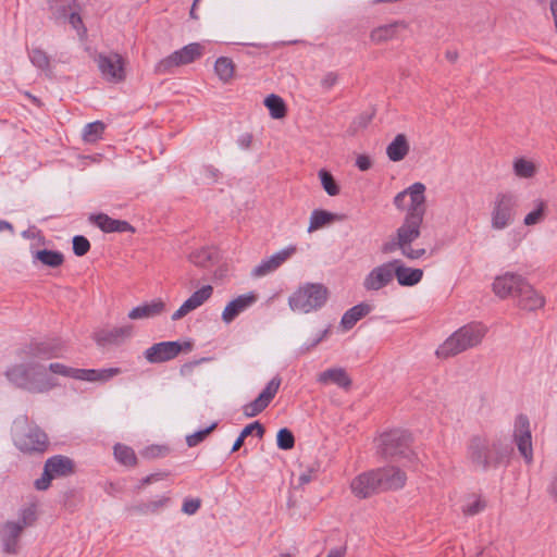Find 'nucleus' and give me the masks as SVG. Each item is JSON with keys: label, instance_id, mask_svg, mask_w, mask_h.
<instances>
[{"label": "nucleus", "instance_id": "nucleus-44", "mask_svg": "<svg viewBox=\"0 0 557 557\" xmlns=\"http://www.w3.org/2000/svg\"><path fill=\"white\" fill-rule=\"evenodd\" d=\"M276 446L282 450H290L295 446V436L287 428H282L276 434Z\"/></svg>", "mask_w": 557, "mask_h": 557}, {"label": "nucleus", "instance_id": "nucleus-49", "mask_svg": "<svg viewBox=\"0 0 557 557\" xmlns=\"http://www.w3.org/2000/svg\"><path fill=\"white\" fill-rule=\"evenodd\" d=\"M170 449L162 445H150L140 451V455L146 459H154L164 457L169 454Z\"/></svg>", "mask_w": 557, "mask_h": 557}, {"label": "nucleus", "instance_id": "nucleus-41", "mask_svg": "<svg viewBox=\"0 0 557 557\" xmlns=\"http://www.w3.org/2000/svg\"><path fill=\"white\" fill-rule=\"evenodd\" d=\"M28 58L35 67L41 71L50 70V58L42 49L34 48L29 50Z\"/></svg>", "mask_w": 557, "mask_h": 557}, {"label": "nucleus", "instance_id": "nucleus-28", "mask_svg": "<svg viewBox=\"0 0 557 557\" xmlns=\"http://www.w3.org/2000/svg\"><path fill=\"white\" fill-rule=\"evenodd\" d=\"M373 310V306L368 302H360L348 309L341 319V325L344 330H351L358 321L368 315Z\"/></svg>", "mask_w": 557, "mask_h": 557}, {"label": "nucleus", "instance_id": "nucleus-11", "mask_svg": "<svg viewBox=\"0 0 557 557\" xmlns=\"http://www.w3.org/2000/svg\"><path fill=\"white\" fill-rule=\"evenodd\" d=\"M203 46L193 42L184 46L182 49L174 51L169 57L162 59L156 66L159 74L169 73L173 67L185 65L194 62L202 55Z\"/></svg>", "mask_w": 557, "mask_h": 557}, {"label": "nucleus", "instance_id": "nucleus-17", "mask_svg": "<svg viewBox=\"0 0 557 557\" xmlns=\"http://www.w3.org/2000/svg\"><path fill=\"white\" fill-rule=\"evenodd\" d=\"M398 259L385 262L373 268L363 280V287L368 292L379 290L387 286L394 278L393 265Z\"/></svg>", "mask_w": 557, "mask_h": 557}, {"label": "nucleus", "instance_id": "nucleus-60", "mask_svg": "<svg viewBox=\"0 0 557 557\" xmlns=\"http://www.w3.org/2000/svg\"><path fill=\"white\" fill-rule=\"evenodd\" d=\"M203 361H207V358H201L199 360H195V361H190V362H186L184 363L181 369H180V373L185 376V375H188L193 372L194 368L198 364H200L201 362Z\"/></svg>", "mask_w": 557, "mask_h": 557}, {"label": "nucleus", "instance_id": "nucleus-58", "mask_svg": "<svg viewBox=\"0 0 557 557\" xmlns=\"http://www.w3.org/2000/svg\"><path fill=\"white\" fill-rule=\"evenodd\" d=\"M356 165L360 171H368L372 166V161L367 154H359L356 159Z\"/></svg>", "mask_w": 557, "mask_h": 557}, {"label": "nucleus", "instance_id": "nucleus-13", "mask_svg": "<svg viewBox=\"0 0 557 557\" xmlns=\"http://www.w3.org/2000/svg\"><path fill=\"white\" fill-rule=\"evenodd\" d=\"M95 61L102 77L109 83H121L125 79L124 59L116 52L99 53Z\"/></svg>", "mask_w": 557, "mask_h": 557}, {"label": "nucleus", "instance_id": "nucleus-9", "mask_svg": "<svg viewBox=\"0 0 557 557\" xmlns=\"http://www.w3.org/2000/svg\"><path fill=\"white\" fill-rule=\"evenodd\" d=\"M74 461L63 455H54L48 458L44 466V472L34 483L38 491H46L51 485V481L57 476H67L74 473Z\"/></svg>", "mask_w": 557, "mask_h": 557}, {"label": "nucleus", "instance_id": "nucleus-61", "mask_svg": "<svg viewBox=\"0 0 557 557\" xmlns=\"http://www.w3.org/2000/svg\"><path fill=\"white\" fill-rule=\"evenodd\" d=\"M546 491L552 499L557 504V470L553 474Z\"/></svg>", "mask_w": 557, "mask_h": 557}, {"label": "nucleus", "instance_id": "nucleus-37", "mask_svg": "<svg viewBox=\"0 0 557 557\" xmlns=\"http://www.w3.org/2000/svg\"><path fill=\"white\" fill-rule=\"evenodd\" d=\"M264 106L268 108L272 119L278 120L286 115V104L284 100L275 94H271L265 97Z\"/></svg>", "mask_w": 557, "mask_h": 557}, {"label": "nucleus", "instance_id": "nucleus-26", "mask_svg": "<svg viewBox=\"0 0 557 557\" xmlns=\"http://www.w3.org/2000/svg\"><path fill=\"white\" fill-rule=\"evenodd\" d=\"M407 27L404 21H395L389 24L381 25L375 27L370 33V39L374 44H383L397 37L399 29Z\"/></svg>", "mask_w": 557, "mask_h": 557}, {"label": "nucleus", "instance_id": "nucleus-14", "mask_svg": "<svg viewBox=\"0 0 557 557\" xmlns=\"http://www.w3.org/2000/svg\"><path fill=\"white\" fill-rule=\"evenodd\" d=\"M517 197L511 193L498 194L492 212V227L504 230L512 222Z\"/></svg>", "mask_w": 557, "mask_h": 557}, {"label": "nucleus", "instance_id": "nucleus-47", "mask_svg": "<svg viewBox=\"0 0 557 557\" xmlns=\"http://www.w3.org/2000/svg\"><path fill=\"white\" fill-rule=\"evenodd\" d=\"M545 210L546 203L544 201H539L536 208L525 215L523 221L524 224L531 226L541 222L544 219Z\"/></svg>", "mask_w": 557, "mask_h": 557}, {"label": "nucleus", "instance_id": "nucleus-7", "mask_svg": "<svg viewBox=\"0 0 557 557\" xmlns=\"http://www.w3.org/2000/svg\"><path fill=\"white\" fill-rule=\"evenodd\" d=\"M329 297V289L321 283H306L288 298L293 311L309 313L321 309Z\"/></svg>", "mask_w": 557, "mask_h": 557}, {"label": "nucleus", "instance_id": "nucleus-4", "mask_svg": "<svg viewBox=\"0 0 557 557\" xmlns=\"http://www.w3.org/2000/svg\"><path fill=\"white\" fill-rule=\"evenodd\" d=\"M4 375L15 387L33 394L48 393L58 385L55 379L49 376L38 363L13 364L7 369Z\"/></svg>", "mask_w": 557, "mask_h": 557}, {"label": "nucleus", "instance_id": "nucleus-48", "mask_svg": "<svg viewBox=\"0 0 557 557\" xmlns=\"http://www.w3.org/2000/svg\"><path fill=\"white\" fill-rule=\"evenodd\" d=\"M73 252L77 257L85 256L90 250V243L84 235H75L72 239Z\"/></svg>", "mask_w": 557, "mask_h": 557}, {"label": "nucleus", "instance_id": "nucleus-25", "mask_svg": "<svg viewBox=\"0 0 557 557\" xmlns=\"http://www.w3.org/2000/svg\"><path fill=\"white\" fill-rule=\"evenodd\" d=\"M394 277L400 286L411 287L421 282L423 277V271L421 269H413L405 267L398 259V262L393 265Z\"/></svg>", "mask_w": 557, "mask_h": 557}, {"label": "nucleus", "instance_id": "nucleus-10", "mask_svg": "<svg viewBox=\"0 0 557 557\" xmlns=\"http://www.w3.org/2000/svg\"><path fill=\"white\" fill-rule=\"evenodd\" d=\"M191 341H166L159 342L144 351V357L149 363H163L175 359L183 351L193 349Z\"/></svg>", "mask_w": 557, "mask_h": 557}, {"label": "nucleus", "instance_id": "nucleus-64", "mask_svg": "<svg viewBox=\"0 0 557 557\" xmlns=\"http://www.w3.org/2000/svg\"><path fill=\"white\" fill-rule=\"evenodd\" d=\"M69 23L75 28V29H78L79 26H83V21H82V17L78 13L76 12H71L69 14Z\"/></svg>", "mask_w": 557, "mask_h": 557}, {"label": "nucleus", "instance_id": "nucleus-21", "mask_svg": "<svg viewBox=\"0 0 557 557\" xmlns=\"http://www.w3.org/2000/svg\"><path fill=\"white\" fill-rule=\"evenodd\" d=\"M23 531L21 525L14 521H7L0 527V540L3 553L9 555L18 553V540Z\"/></svg>", "mask_w": 557, "mask_h": 557}, {"label": "nucleus", "instance_id": "nucleus-23", "mask_svg": "<svg viewBox=\"0 0 557 557\" xmlns=\"http://www.w3.org/2000/svg\"><path fill=\"white\" fill-rule=\"evenodd\" d=\"M89 221L104 233H134L135 228L127 221L116 220L106 213L91 214Z\"/></svg>", "mask_w": 557, "mask_h": 557}, {"label": "nucleus", "instance_id": "nucleus-19", "mask_svg": "<svg viewBox=\"0 0 557 557\" xmlns=\"http://www.w3.org/2000/svg\"><path fill=\"white\" fill-rule=\"evenodd\" d=\"M258 300V295L255 292L239 295L232 299L224 308L221 319L225 324L232 323L240 313L246 311Z\"/></svg>", "mask_w": 557, "mask_h": 557}, {"label": "nucleus", "instance_id": "nucleus-40", "mask_svg": "<svg viewBox=\"0 0 557 557\" xmlns=\"http://www.w3.org/2000/svg\"><path fill=\"white\" fill-rule=\"evenodd\" d=\"M106 125L101 121H95L85 125L83 131V139L86 143H95L101 138Z\"/></svg>", "mask_w": 557, "mask_h": 557}, {"label": "nucleus", "instance_id": "nucleus-8", "mask_svg": "<svg viewBox=\"0 0 557 557\" xmlns=\"http://www.w3.org/2000/svg\"><path fill=\"white\" fill-rule=\"evenodd\" d=\"M411 434L406 430H392L380 437L379 454L387 459H407L411 462L414 453L411 450Z\"/></svg>", "mask_w": 557, "mask_h": 557}, {"label": "nucleus", "instance_id": "nucleus-54", "mask_svg": "<svg viewBox=\"0 0 557 557\" xmlns=\"http://www.w3.org/2000/svg\"><path fill=\"white\" fill-rule=\"evenodd\" d=\"M338 81V76L334 72H329L324 75L321 81V87L325 90H330L332 87L336 85Z\"/></svg>", "mask_w": 557, "mask_h": 557}, {"label": "nucleus", "instance_id": "nucleus-32", "mask_svg": "<svg viewBox=\"0 0 557 557\" xmlns=\"http://www.w3.org/2000/svg\"><path fill=\"white\" fill-rule=\"evenodd\" d=\"M409 143L405 134H397L386 147V154L393 162H399L406 158L409 152Z\"/></svg>", "mask_w": 557, "mask_h": 557}, {"label": "nucleus", "instance_id": "nucleus-56", "mask_svg": "<svg viewBox=\"0 0 557 557\" xmlns=\"http://www.w3.org/2000/svg\"><path fill=\"white\" fill-rule=\"evenodd\" d=\"M164 476H166V473H163V472L151 473V474L143 478L137 487L141 488V487L149 485L156 481L162 480Z\"/></svg>", "mask_w": 557, "mask_h": 557}, {"label": "nucleus", "instance_id": "nucleus-5", "mask_svg": "<svg viewBox=\"0 0 557 557\" xmlns=\"http://www.w3.org/2000/svg\"><path fill=\"white\" fill-rule=\"evenodd\" d=\"M486 334V327L472 322L454 332L437 349L436 356L448 358L479 345Z\"/></svg>", "mask_w": 557, "mask_h": 557}, {"label": "nucleus", "instance_id": "nucleus-55", "mask_svg": "<svg viewBox=\"0 0 557 557\" xmlns=\"http://www.w3.org/2000/svg\"><path fill=\"white\" fill-rule=\"evenodd\" d=\"M485 508V503L481 499H476L470 505L467 506V508L463 509L465 513L468 516H474L481 512Z\"/></svg>", "mask_w": 557, "mask_h": 557}, {"label": "nucleus", "instance_id": "nucleus-46", "mask_svg": "<svg viewBox=\"0 0 557 557\" xmlns=\"http://www.w3.org/2000/svg\"><path fill=\"white\" fill-rule=\"evenodd\" d=\"M36 519V508L34 505H32L21 509L18 520L14 522L20 524L21 528L24 530L25 528L33 525Z\"/></svg>", "mask_w": 557, "mask_h": 557}, {"label": "nucleus", "instance_id": "nucleus-30", "mask_svg": "<svg viewBox=\"0 0 557 557\" xmlns=\"http://www.w3.org/2000/svg\"><path fill=\"white\" fill-rule=\"evenodd\" d=\"M60 351L61 345L55 341L36 342L29 346V356L38 359L55 358Z\"/></svg>", "mask_w": 557, "mask_h": 557}, {"label": "nucleus", "instance_id": "nucleus-63", "mask_svg": "<svg viewBox=\"0 0 557 557\" xmlns=\"http://www.w3.org/2000/svg\"><path fill=\"white\" fill-rule=\"evenodd\" d=\"M103 490L108 495L114 497L122 491L121 486L112 482L107 483Z\"/></svg>", "mask_w": 557, "mask_h": 557}, {"label": "nucleus", "instance_id": "nucleus-27", "mask_svg": "<svg viewBox=\"0 0 557 557\" xmlns=\"http://www.w3.org/2000/svg\"><path fill=\"white\" fill-rule=\"evenodd\" d=\"M122 373L120 368L107 369H78L76 380L88 382H108Z\"/></svg>", "mask_w": 557, "mask_h": 557}, {"label": "nucleus", "instance_id": "nucleus-50", "mask_svg": "<svg viewBox=\"0 0 557 557\" xmlns=\"http://www.w3.org/2000/svg\"><path fill=\"white\" fill-rule=\"evenodd\" d=\"M48 369L52 373H54V374L62 375V376H65V377H72V379H75V380H76V375H77V372H78V369L67 367V366H65L63 363H60V362H52V363H50Z\"/></svg>", "mask_w": 557, "mask_h": 557}, {"label": "nucleus", "instance_id": "nucleus-20", "mask_svg": "<svg viewBox=\"0 0 557 557\" xmlns=\"http://www.w3.org/2000/svg\"><path fill=\"white\" fill-rule=\"evenodd\" d=\"M212 293L213 287L211 285H205L197 289L181 305V307L172 314L171 319L173 321L183 319L189 312L203 305L211 297Z\"/></svg>", "mask_w": 557, "mask_h": 557}, {"label": "nucleus", "instance_id": "nucleus-59", "mask_svg": "<svg viewBox=\"0 0 557 557\" xmlns=\"http://www.w3.org/2000/svg\"><path fill=\"white\" fill-rule=\"evenodd\" d=\"M170 502V498L169 497H161L160 499L158 500H151V502H148V506H149V509H150V513H156L158 512L162 507H164L168 503Z\"/></svg>", "mask_w": 557, "mask_h": 557}, {"label": "nucleus", "instance_id": "nucleus-18", "mask_svg": "<svg viewBox=\"0 0 557 557\" xmlns=\"http://www.w3.org/2000/svg\"><path fill=\"white\" fill-rule=\"evenodd\" d=\"M425 186L424 184L417 182L410 185L408 188L404 189L403 191L398 193L394 197V206L398 210H405V200L409 196L410 197V205L408 208H416L417 212L419 211H425Z\"/></svg>", "mask_w": 557, "mask_h": 557}, {"label": "nucleus", "instance_id": "nucleus-22", "mask_svg": "<svg viewBox=\"0 0 557 557\" xmlns=\"http://www.w3.org/2000/svg\"><path fill=\"white\" fill-rule=\"evenodd\" d=\"M133 333L132 325L117 326L112 329H102L95 333V341L99 346L119 345Z\"/></svg>", "mask_w": 557, "mask_h": 557}, {"label": "nucleus", "instance_id": "nucleus-6", "mask_svg": "<svg viewBox=\"0 0 557 557\" xmlns=\"http://www.w3.org/2000/svg\"><path fill=\"white\" fill-rule=\"evenodd\" d=\"M13 441L15 446L25 454H42L48 449V435L37 425H28L26 416L14 421Z\"/></svg>", "mask_w": 557, "mask_h": 557}, {"label": "nucleus", "instance_id": "nucleus-39", "mask_svg": "<svg viewBox=\"0 0 557 557\" xmlns=\"http://www.w3.org/2000/svg\"><path fill=\"white\" fill-rule=\"evenodd\" d=\"M214 71L222 82L227 83L234 76L235 64L232 59L220 57L214 63Z\"/></svg>", "mask_w": 557, "mask_h": 557}, {"label": "nucleus", "instance_id": "nucleus-62", "mask_svg": "<svg viewBox=\"0 0 557 557\" xmlns=\"http://www.w3.org/2000/svg\"><path fill=\"white\" fill-rule=\"evenodd\" d=\"M206 177L211 182L215 183L220 178V171L213 165L203 166Z\"/></svg>", "mask_w": 557, "mask_h": 557}, {"label": "nucleus", "instance_id": "nucleus-57", "mask_svg": "<svg viewBox=\"0 0 557 557\" xmlns=\"http://www.w3.org/2000/svg\"><path fill=\"white\" fill-rule=\"evenodd\" d=\"M127 511L136 515H148L150 509L147 503H139L127 507Z\"/></svg>", "mask_w": 557, "mask_h": 557}, {"label": "nucleus", "instance_id": "nucleus-16", "mask_svg": "<svg viewBox=\"0 0 557 557\" xmlns=\"http://www.w3.org/2000/svg\"><path fill=\"white\" fill-rule=\"evenodd\" d=\"M281 382L282 380L278 375L271 379L255 400L243 406L244 416L253 418L261 413L275 397Z\"/></svg>", "mask_w": 557, "mask_h": 557}, {"label": "nucleus", "instance_id": "nucleus-35", "mask_svg": "<svg viewBox=\"0 0 557 557\" xmlns=\"http://www.w3.org/2000/svg\"><path fill=\"white\" fill-rule=\"evenodd\" d=\"M398 243H400V242L396 235L395 238L383 244L382 252L389 253V252H394L395 250L399 249L401 251V255L410 260L420 259L426 252V250L424 248L406 249V246H404L403 244H398Z\"/></svg>", "mask_w": 557, "mask_h": 557}, {"label": "nucleus", "instance_id": "nucleus-43", "mask_svg": "<svg viewBox=\"0 0 557 557\" xmlns=\"http://www.w3.org/2000/svg\"><path fill=\"white\" fill-rule=\"evenodd\" d=\"M513 171L519 177L530 178L535 174L536 169L533 162L524 158H518L513 162Z\"/></svg>", "mask_w": 557, "mask_h": 557}, {"label": "nucleus", "instance_id": "nucleus-15", "mask_svg": "<svg viewBox=\"0 0 557 557\" xmlns=\"http://www.w3.org/2000/svg\"><path fill=\"white\" fill-rule=\"evenodd\" d=\"M513 441L520 455L527 463L533 460L532 435L530 420L527 414L520 413L515 421Z\"/></svg>", "mask_w": 557, "mask_h": 557}, {"label": "nucleus", "instance_id": "nucleus-33", "mask_svg": "<svg viewBox=\"0 0 557 557\" xmlns=\"http://www.w3.org/2000/svg\"><path fill=\"white\" fill-rule=\"evenodd\" d=\"M189 261L200 268H209L219 261V251L213 247H203L189 255Z\"/></svg>", "mask_w": 557, "mask_h": 557}, {"label": "nucleus", "instance_id": "nucleus-45", "mask_svg": "<svg viewBox=\"0 0 557 557\" xmlns=\"http://www.w3.org/2000/svg\"><path fill=\"white\" fill-rule=\"evenodd\" d=\"M218 426V422H212L209 426L196 431L193 434L186 436V443L188 447H195L203 442L209 434H211Z\"/></svg>", "mask_w": 557, "mask_h": 557}, {"label": "nucleus", "instance_id": "nucleus-51", "mask_svg": "<svg viewBox=\"0 0 557 557\" xmlns=\"http://www.w3.org/2000/svg\"><path fill=\"white\" fill-rule=\"evenodd\" d=\"M243 437H248L255 434L257 437L262 438L265 433L264 425L259 421H253L247 424L240 432Z\"/></svg>", "mask_w": 557, "mask_h": 557}, {"label": "nucleus", "instance_id": "nucleus-1", "mask_svg": "<svg viewBox=\"0 0 557 557\" xmlns=\"http://www.w3.org/2000/svg\"><path fill=\"white\" fill-rule=\"evenodd\" d=\"M511 454L512 447L499 440H490L485 435H472L466 446V457L471 467L482 472L507 467Z\"/></svg>", "mask_w": 557, "mask_h": 557}, {"label": "nucleus", "instance_id": "nucleus-53", "mask_svg": "<svg viewBox=\"0 0 557 557\" xmlns=\"http://www.w3.org/2000/svg\"><path fill=\"white\" fill-rule=\"evenodd\" d=\"M327 334H329V329L321 331L313 339H311L308 343H305L300 347V352L306 354V352L310 351L312 348L318 346L327 336Z\"/></svg>", "mask_w": 557, "mask_h": 557}, {"label": "nucleus", "instance_id": "nucleus-42", "mask_svg": "<svg viewBox=\"0 0 557 557\" xmlns=\"http://www.w3.org/2000/svg\"><path fill=\"white\" fill-rule=\"evenodd\" d=\"M319 178L323 189L327 195L336 196L339 194V186L330 171L321 169L319 171Z\"/></svg>", "mask_w": 557, "mask_h": 557}, {"label": "nucleus", "instance_id": "nucleus-31", "mask_svg": "<svg viewBox=\"0 0 557 557\" xmlns=\"http://www.w3.org/2000/svg\"><path fill=\"white\" fill-rule=\"evenodd\" d=\"M344 215L326 211L324 209H314L310 215L308 232L320 230L336 221H342Z\"/></svg>", "mask_w": 557, "mask_h": 557}, {"label": "nucleus", "instance_id": "nucleus-36", "mask_svg": "<svg viewBox=\"0 0 557 557\" xmlns=\"http://www.w3.org/2000/svg\"><path fill=\"white\" fill-rule=\"evenodd\" d=\"M115 460L126 467H135L137 465V456L134 449L127 445L117 443L113 447Z\"/></svg>", "mask_w": 557, "mask_h": 557}, {"label": "nucleus", "instance_id": "nucleus-38", "mask_svg": "<svg viewBox=\"0 0 557 557\" xmlns=\"http://www.w3.org/2000/svg\"><path fill=\"white\" fill-rule=\"evenodd\" d=\"M35 258L39 260L44 265L49 268H59L64 262V256L58 250L41 249L37 250Z\"/></svg>", "mask_w": 557, "mask_h": 557}, {"label": "nucleus", "instance_id": "nucleus-2", "mask_svg": "<svg viewBox=\"0 0 557 557\" xmlns=\"http://www.w3.org/2000/svg\"><path fill=\"white\" fill-rule=\"evenodd\" d=\"M406 483V473L399 468L389 466L363 472L356 476L350 484L355 496L368 498L391 490H399Z\"/></svg>", "mask_w": 557, "mask_h": 557}, {"label": "nucleus", "instance_id": "nucleus-3", "mask_svg": "<svg viewBox=\"0 0 557 557\" xmlns=\"http://www.w3.org/2000/svg\"><path fill=\"white\" fill-rule=\"evenodd\" d=\"M493 290L500 298H518V306L523 310L534 311L545 304L544 297L539 295L523 276L512 272L497 276L493 283Z\"/></svg>", "mask_w": 557, "mask_h": 557}, {"label": "nucleus", "instance_id": "nucleus-34", "mask_svg": "<svg viewBox=\"0 0 557 557\" xmlns=\"http://www.w3.org/2000/svg\"><path fill=\"white\" fill-rule=\"evenodd\" d=\"M318 381L326 384L332 382L342 388H348L351 385V380L342 368H331L319 374Z\"/></svg>", "mask_w": 557, "mask_h": 557}, {"label": "nucleus", "instance_id": "nucleus-52", "mask_svg": "<svg viewBox=\"0 0 557 557\" xmlns=\"http://www.w3.org/2000/svg\"><path fill=\"white\" fill-rule=\"evenodd\" d=\"M201 506L200 498H186L182 505V511L186 515H195Z\"/></svg>", "mask_w": 557, "mask_h": 557}, {"label": "nucleus", "instance_id": "nucleus-12", "mask_svg": "<svg viewBox=\"0 0 557 557\" xmlns=\"http://www.w3.org/2000/svg\"><path fill=\"white\" fill-rule=\"evenodd\" d=\"M425 211L417 212L416 208H407V213L401 225L396 230L399 244L406 246V249H413L411 244L420 237L421 225Z\"/></svg>", "mask_w": 557, "mask_h": 557}, {"label": "nucleus", "instance_id": "nucleus-29", "mask_svg": "<svg viewBox=\"0 0 557 557\" xmlns=\"http://www.w3.org/2000/svg\"><path fill=\"white\" fill-rule=\"evenodd\" d=\"M164 308L165 304L161 299H156L133 308L127 317L132 320L149 319L161 314Z\"/></svg>", "mask_w": 557, "mask_h": 557}, {"label": "nucleus", "instance_id": "nucleus-24", "mask_svg": "<svg viewBox=\"0 0 557 557\" xmlns=\"http://www.w3.org/2000/svg\"><path fill=\"white\" fill-rule=\"evenodd\" d=\"M296 251L295 246H288L276 253L272 255L270 258L264 259L261 261L260 264H258L252 270L253 276H264L274 270H276L284 261H286L292 255H294Z\"/></svg>", "mask_w": 557, "mask_h": 557}]
</instances>
